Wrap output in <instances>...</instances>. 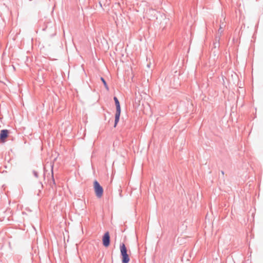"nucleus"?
<instances>
[{
	"mask_svg": "<svg viewBox=\"0 0 263 263\" xmlns=\"http://www.w3.org/2000/svg\"><path fill=\"white\" fill-rule=\"evenodd\" d=\"M9 130L7 129H3L1 131L0 140L2 142H5L7 138L8 137Z\"/></svg>",
	"mask_w": 263,
	"mask_h": 263,
	"instance_id": "39448f33",
	"label": "nucleus"
},
{
	"mask_svg": "<svg viewBox=\"0 0 263 263\" xmlns=\"http://www.w3.org/2000/svg\"><path fill=\"white\" fill-rule=\"evenodd\" d=\"M101 81H102V82L103 83L104 85V86H105V88H106L107 90H109V88H108V86H107V83H106V81H105V80L104 79V78H101Z\"/></svg>",
	"mask_w": 263,
	"mask_h": 263,
	"instance_id": "0eeeda50",
	"label": "nucleus"
},
{
	"mask_svg": "<svg viewBox=\"0 0 263 263\" xmlns=\"http://www.w3.org/2000/svg\"><path fill=\"white\" fill-rule=\"evenodd\" d=\"M114 99L115 102V104L116 106V112L115 114V125L114 127H116L119 121L120 114H121V108L120 105V103L116 97L114 98Z\"/></svg>",
	"mask_w": 263,
	"mask_h": 263,
	"instance_id": "f03ea898",
	"label": "nucleus"
},
{
	"mask_svg": "<svg viewBox=\"0 0 263 263\" xmlns=\"http://www.w3.org/2000/svg\"><path fill=\"white\" fill-rule=\"evenodd\" d=\"M110 239L108 232L105 233L102 237V243L105 247H108L110 245Z\"/></svg>",
	"mask_w": 263,
	"mask_h": 263,
	"instance_id": "20e7f679",
	"label": "nucleus"
},
{
	"mask_svg": "<svg viewBox=\"0 0 263 263\" xmlns=\"http://www.w3.org/2000/svg\"><path fill=\"white\" fill-rule=\"evenodd\" d=\"M223 28H224V25L222 24V25H220L219 28L217 32V36L216 37H218V39L220 38L221 34H222L223 32Z\"/></svg>",
	"mask_w": 263,
	"mask_h": 263,
	"instance_id": "423d86ee",
	"label": "nucleus"
},
{
	"mask_svg": "<svg viewBox=\"0 0 263 263\" xmlns=\"http://www.w3.org/2000/svg\"><path fill=\"white\" fill-rule=\"evenodd\" d=\"M120 249L122 263H129L130 258L127 254V249L124 243H120Z\"/></svg>",
	"mask_w": 263,
	"mask_h": 263,
	"instance_id": "f257e3e1",
	"label": "nucleus"
},
{
	"mask_svg": "<svg viewBox=\"0 0 263 263\" xmlns=\"http://www.w3.org/2000/svg\"><path fill=\"white\" fill-rule=\"evenodd\" d=\"M93 187L97 196H102L103 195V189L100 185L99 183L96 180L93 182Z\"/></svg>",
	"mask_w": 263,
	"mask_h": 263,
	"instance_id": "7ed1b4c3",
	"label": "nucleus"
}]
</instances>
